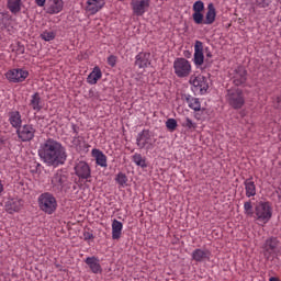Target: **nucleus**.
I'll use <instances>...</instances> for the list:
<instances>
[{
    "instance_id": "nucleus-42",
    "label": "nucleus",
    "mask_w": 281,
    "mask_h": 281,
    "mask_svg": "<svg viewBox=\"0 0 281 281\" xmlns=\"http://www.w3.org/2000/svg\"><path fill=\"white\" fill-rule=\"evenodd\" d=\"M71 130L75 133V135H78V127L76 126V124H71Z\"/></svg>"
},
{
    "instance_id": "nucleus-13",
    "label": "nucleus",
    "mask_w": 281,
    "mask_h": 281,
    "mask_svg": "<svg viewBox=\"0 0 281 281\" xmlns=\"http://www.w3.org/2000/svg\"><path fill=\"white\" fill-rule=\"evenodd\" d=\"M131 8L135 16H144L150 8V0H132Z\"/></svg>"
},
{
    "instance_id": "nucleus-40",
    "label": "nucleus",
    "mask_w": 281,
    "mask_h": 281,
    "mask_svg": "<svg viewBox=\"0 0 281 281\" xmlns=\"http://www.w3.org/2000/svg\"><path fill=\"white\" fill-rule=\"evenodd\" d=\"M35 3L38 8H45V3H47V0H35Z\"/></svg>"
},
{
    "instance_id": "nucleus-32",
    "label": "nucleus",
    "mask_w": 281,
    "mask_h": 281,
    "mask_svg": "<svg viewBox=\"0 0 281 281\" xmlns=\"http://www.w3.org/2000/svg\"><path fill=\"white\" fill-rule=\"evenodd\" d=\"M42 41H54L56 38V33L54 31H44L41 35Z\"/></svg>"
},
{
    "instance_id": "nucleus-25",
    "label": "nucleus",
    "mask_w": 281,
    "mask_h": 281,
    "mask_svg": "<svg viewBox=\"0 0 281 281\" xmlns=\"http://www.w3.org/2000/svg\"><path fill=\"white\" fill-rule=\"evenodd\" d=\"M9 122L13 128H20V126L23 124V120L21 119V112L20 111H12L9 113Z\"/></svg>"
},
{
    "instance_id": "nucleus-36",
    "label": "nucleus",
    "mask_w": 281,
    "mask_h": 281,
    "mask_svg": "<svg viewBox=\"0 0 281 281\" xmlns=\"http://www.w3.org/2000/svg\"><path fill=\"white\" fill-rule=\"evenodd\" d=\"M273 0H255L252 2L255 5H258V8H268V5H271Z\"/></svg>"
},
{
    "instance_id": "nucleus-26",
    "label": "nucleus",
    "mask_w": 281,
    "mask_h": 281,
    "mask_svg": "<svg viewBox=\"0 0 281 281\" xmlns=\"http://www.w3.org/2000/svg\"><path fill=\"white\" fill-rule=\"evenodd\" d=\"M7 8L11 14H19L23 9V0H7Z\"/></svg>"
},
{
    "instance_id": "nucleus-37",
    "label": "nucleus",
    "mask_w": 281,
    "mask_h": 281,
    "mask_svg": "<svg viewBox=\"0 0 281 281\" xmlns=\"http://www.w3.org/2000/svg\"><path fill=\"white\" fill-rule=\"evenodd\" d=\"M182 126H184V128H196V123H194L190 117H186L184 123H182Z\"/></svg>"
},
{
    "instance_id": "nucleus-8",
    "label": "nucleus",
    "mask_w": 281,
    "mask_h": 281,
    "mask_svg": "<svg viewBox=\"0 0 281 281\" xmlns=\"http://www.w3.org/2000/svg\"><path fill=\"white\" fill-rule=\"evenodd\" d=\"M189 82L193 87V91L195 93H200V95H205L207 93V89H210L207 78H205L203 75H192Z\"/></svg>"
},
{
    "instance_id": "nucleus-30",
    "label": "nucleus",
    "mask_w": 281,
    "mask_h": 281,
    "mask_svg": "<svg viewBox=\"0 0 281 281\" xmlns=\"http://www.w3.org/2000/svg\"><path fill=\"white\" fill-rule=\"evenodd\" d=\"M186 102H187L189 109H192L193 111H201V101L199 100V98H194L192 95H187Z\"/></svg>"
},
{
    "instance_id": "nucleus-18",
    "label": "nucleus",
    "mask_w": 281,
    "mask_h": 281,
    "mask_svg": "<svg viewBox=\"0 0 281 281\" xmlns=\"http://www.w3.org/2000/svg\"><path fill=\"white\" fill-rule=\"evenodd\" d=\"M63 8H65V2L63 0H47V14H59V12H63Z\"/></svg>"
},
{
    "instance_id": "nucleus-7",
    "label": "nucleus",
    "mask_w": 281,
    "mask_h": 281,
    "mask_svg": "<svg viewBox=\"0 0 281 281\" xmlns=\"http://www.w3.org/2000/svg\"><path fill=\"white\" fill-rule=\"evenodd\" d=\"M155 142L156 139L153 133H150V130H143L136 136V146L140 149L153 150L155 148Z\"/></svg>"
},
{
    "instance_id": "nucleus-39",
    "label": "nucleus",
    "mask_w": 281,
    "mask_h": 281,
    "mask_svg": "<svg viewBox=\"0 0 281 281\" xmlns=\"http://www.w3.org/2000/svg\"><path fill=\"white\" fill-rule=\"evenodd\" d=\"M82 144V140L80 138V136L75 135L72 138V145L76 146V148H78V146H80Z\"/></svg>"
},
{
    "instance_id": "nucleus-9",
    "label": "nucleus",
    "mask_w": 281,
    "mask_h": 281,
    "mask_svg": "<svg viewBox=\"0 0 281 281\" xmlns=\"http://www.w3.org/2000/svg\"><path fill=\"white\" fill-rule=\"evenodd\" d=\"M74 171L80 181H89V179H91V167L85 160L76 161Z\"/></svg>"
},
{
    "instance_id": "nucleus-14",
    "label": "nucleus",
    "mask_w": 281,
    "mask_h": 281,
    "mask_svg": "<svg viewBox=\"0 0 281 281\" xmlns=\"http://www.w3.org/2000/svg\"><path fill=\"white\" fill-rule=\"evenodd\" d=\"M232 80L236 87L245 85L247 82V70L243 66H239L232 70L231 72Z\"/></svg>"
},
{
    "instance_id": "nucleus-20",
    "label": "nucleus",
    "mask_w": 281,
    "mask_h": 281,
    "mask_svg": "<svg viewBox=\"0 0 281 281\" xmlns=\"http://www.w3.org/2000/svg\"><path fill=\"white\" fill-rule=\"evenodd\" d=\"M278 248V238H268L263 244V255L265 258L269 259L271 254L276 252V249Z\"/></svg>"
},
{
    "instance_id": "nucleus-29",
    "label": "nucleus",
    "mask_w": 281,
    "mask_h": 281,
    "mask_svg": "<svg viewBox=\"0 0 281 281\" xmlns=\"http://www.w3.org/2000/svg\"><path fill=\"white\" fill-rule=\"evenodd\" d=\"M30 104L33 111H36V113L43 109V101L41 100V94L38 92H35L33 95H31Z\"/></svg>"
},
{
    "instance_id": "nucleus-22",
    "label": "nucleus",
    "mask_w": 281,
    "mask_h": 281,
    "mask_svg": "<svg viewBox=\"0 0 281 281\" xmlns=\"http://www.w3.org/2000/svg\"><path fill=\"white\" fill-rule=\"evenodd\" d=\"M135 65L138 69H146L150 65V53H138L135 57Z\"/></svg>"
},
{
    "instance_id": "nucleus-3",
    "label": "nucleus",
    "mask_w": 281,
    "mask_h": 281,
    "mask_svg": "<svg viewBox=\"0 0 281 281\" xmlns=\"http://www.w3.org/2000/svg\"><path fill=\"white\" fill-rule=\"evenodd\" d=\"M273 216V209L269 202H259L255 206V218L259 223L267 225L271 217Z\"/></svg>"
},
{
    "instance_id": "nucleus-2",
    "label": "nucleus",
    "mask_w": 281,
    "mask_h": 281,
    "mask_svg": "<svg viewBox=\"0 0 281 281\" xmlns=\"http://www.w3.org/2000/svg\"><path fill=\"white\" fill-rule=\"evenodd\" d=\"M205 10V3L198 0L193 3V14L192 19L195 25H212L216 21V8L213 3L207 4V11L205 15L203 11Z\"/></svg>"
},
{
    "instance_id": "nucleus-41",
    "label": "nucleus",
    "mask_w": 281,
    "mask_h": 281,
    "mask_svg": "<svg viewBox=\"0 0 281 281\" xmlns=\"http://www.w3.org/2000/svg\"><path fill=\"white\" fill-rule=\"evenodd\" d=\"M83 238H85V240H91V239H93V234L89 233V232H86L83 234Z\"/></svg>"
},
{
    "instance_id": "nucleus-15",
    "label": "nucleus",
    "mask_w": 281,
    "mask_h": 281,
    "mask_svg": "<svg viewBox=\"0 0 281 281\" xmlns=\"http://www.w3.org/2000/svg\"><path fill=\"white\" fill-rule=\"evenodd\" d=\"M104 5H106V0H87L86 12L91 15L98 14Z\"/></svg>"
},
{
    "instance_id": "nucleus-11",
    "label": "nucleus",
    "mask_w": 281,
    "mask_h": 281,
    "mask_svg": "<svg viewBox=\"0 0 281 281\" xmlns=\"http://www.w3.org/2000/svg\"><path fill=\"white\" fill-rule=\"evenodd\" d=\"M27 76H30V72L23 68L11 69L5 74L7 80L14 83L25 82Z\"/></svg>"
},
{
    "instance_id": "nucleus-35",
    "label": "nucleus",
    "mask_w": 281,
    "mask_h": 281,
    "mask_svg": "<svg viewBox=\"0 0 281 281\" xmlns=\"http://www.w3.org/2000/svg\"><path fill=\"white\" fill-rule=\"evenodd\" d=\"M177 120L175 119H168L166 121V127L168 128V131H170V133H173V131H177Z\"/></svg>"
},
{
    "instance_id": "nucleus-45",
    "label": "nucleus",
    "mask_w": 281,
    "mask_h": 281,
    "mask_svg": "<svg viewBox=\"0 0 281 281\" xmlns=\"http://www.w3.org/2000/svg\"><path fill=\"white\" fill-rule=\"evenodd\" d=\"M269 281H280L278 278H276V277H271L270 279H269Z\"/></svg>"
},
{
    "instance_id": "nucleus-1",
    "label": "nucleus",
    "mask_w": 281,
    "mask_h": 281,
    "mask_svg": "<svg viewBox=\"0 0 281 281\" xmlns=\"http://www.w3.org/2000/svg\"><path fill=\"white\" fill-rule=\"evenodd\" d=\"M38 157L46 164V166L56 168L63 166L67 161V149H65L59 142L47 139L41 144Z\"/></svg>"
},
{
    "instance_id": "nucleus-38",
    "label": "nucleus",
    "mask_w": 281,
    "mask_h": 281,
    "mask_svg": "<svg viewBox=\"0 0 281 281\" xmlns=\"http://www.w3.org/2000/svg\"><path fill=\"white\" fill-rule=\"evenodd\" d=\"M108 65H110V67H115V65H117V57H115L114 55L109 56Z\"/></svg>"
},
{
    "instance_id": "nucleus-28",
    "label": "nucleus",
    "mask_w": 281,
    "mask_h": 281,
    "mask_svg": "<svg viewBox=\"0 0 281 281\" xmlns=\"http://www.w3.org/2000/svg\"><path fill=\"white\" fill-rule=\"evenodd\" d=\"M246 196L251 199V196H256V182H254V178H248L244 181Z\"/></svg>"
},
{
    "instance_id": "nucleus-5",
    "label": "nucleus",
    "mask_w": 281,
    "mask_h": 281,
    "mask_svg": "<svg viewBox=\"0 0 281 281\" xmlns=\"http://www.w3.org/2000/svg\"><path fill=\"white\" fill-rule=\"evenodd\" d=\"M226 102L232 109H243L245 105V97L243 95V90L238 88L228 89L226 93Z\"/></svg>"
},
{
    "instance_id": "nucleus-44",
    "label": "nucleus",
    "mask_w": 281,
    "mask_h": 281,
    "mask_svg": "<svg viewBox=\"0 0 281 281\" xmlns=\"http://www.w3.org/2000/svg\"><path fill=\"white\" fill-rule=\"evenodd\" d=\"M3 190H4V188H3V181L0 180V194L3 193Z\"/></svg>"
},
{
    "instance_id": "nucleus-4",
    "label": "nucleus",
    "mask_w": 281,
    "mask_h": 281,
    "mask_svg": "<svg viewBox=\"0 0 281 281\" xmlns=\"http://www.w3.org/2000/svg\"><path fill=\"white\" fill-rule=\"evenodd\" d=\"M38 205L45 214H54L58 207V202L52 193L46 192L38 196Z\"/></svg>"
},
{
    "instance_id": "nucleus-31",
    "label": "nucleus",
    "mask_w": 281,
    "mask_h": 281,
    "mask_svg": "<svg viewBox=\"0 0 281 281\" xmlns=\"http://www.w3.org/2000/svg\"><path fill=\"white\" fill-rule=\"evenodd\" d=\"M134 164L136 166H140V168H147L146 158L142 156V154H134L132 157Z\"/></svg>"
},
{
    "instance_id": "nucleus-33",
    "label": "nucleus",
    "mask_w": 281,
    "mask_h": 281,
    "mask_svg": "<svg viewBox=\"0 0 281 281\" xmlns=\"http://www.w3.org/2000/svg\"><path fill=\"white\" fill-rule=\"evenodd\" d=\"M115 181L116 183H119V186H121V188H124L128 182V178L126 177L125 173L119 172L115 178Z\"/></svg>"
},
{
    "instance_id": "nucleus-23",
    "label": "nucleus",
    "mask_w": 281,
    "mask_h": 281,
    "mask_svg": "<svg viewBox=\"0 0 281 281\" xmlns=\"http://www.w3.org/2000/svg\"><path fill=\"white\" fill-rule=\"evenodd\" d=\"M91 155L95 160L97 166H100L101 168H106L109 165L106 162V155L100 149H92Z\"/></svg>"
},
{
    "instance_id": "nucleus-21",
    "label": "nucleus",
    "mask_w": 281,
    "mask_h": 281,
    "mask_svg": "<svg viewBox=\"0 0 281 281\" xmlns=\"http://www.w3.org/2000/svg\"><path fill=\"white\" fill-rule=\"evenodd\" d=\"M86 265L89 267L92 273H102V265H100V259L95 256L87 257L85 259Z\"/></svg>"
},
{
    "instance_id": "nucleus-12",
    "label": "nucleus",
    "mask_w": 281,
    "mask_h": 281,
    "mask_svg": "<svg viewBox=\"0 0 281 281\" xmlns=\"http://www.w3.org/2000/svg\"><path fill=\"white\" fill-rule=\"evenodd\" d=\"M16 135L21 142H32L36 135V128L30 124H25L16 128Z\"/></svg>"
},
{
    "instance_id": "nucleus-10",
    "label": "nucleus",
    "mask_w": 281,
    "mask_h": 281,
    "mask_svg": "<svg viewBox=\"0 0 281 281\" xmlns=\"http://www.w3.org/2000/svg\"><path fill=\"white\" fill-rule=\"evenodd\" d=\"M67 172L64 170H57L55 173L50 177V186L53 190L60 191L65 186H67Z\"/></svg>"
},
{
    "instance_id": "nucleus-17",
    "label": "nucleus",
    "mask_w": 281,
    "mask_h": 281,
    "mask_svg": "<svg viewBox=\"0 0 281 281\" xmlns=\"http://www.w3.org/2000/svg\"><path fill=\"white\" fill-rule=\"evenodd\" d=\"M191 258L194 260V262L210 261V258H212V252L207 249L196 248L192 251Z\"/></svg>"
},
{
    "instance_id": "nucleus-34",
    "label": "nucleus",
    "mask_w": 281,
    "mask_h": 281,
    "mask_svg": "<svg viewBox=\"0 0 281 281\" xmlns=\"http://www.w3.org/2000/svg\"><path fill=\"white\" fill-rule=\"evenodd\" d=\"M244 214L249 217L254 216V204H251V201L244 203Z\"/></svg>"
},
{
    "instance_id": "nucleus-19",
    "label": "nucleus",
    "mask_w": 281,
    "mask_h": 281,
    "mask_svg": "<svg viewBox=\"0 0 281 281\" xmlns=\"http://www.w3.org/2000/svg\"><path fill=\"white\" fill-rule=\"evenodd\" d=\"M21 207H23V200L19 198L9 199L5 202V211L8 212V214L21 212Z\"/></svg>"
},
{
    "instance_id": "nucleus-27",
    "label": "nucleus",
    "mask_w": 281,
    "mask_h": 281,
    "mask_svg": "<svg viewBox=\"0 0 281 281\" xmlns=\"http://www.w3.org/2000/svg\"><path fill=\"white\" fill-rule=\"evenodd\" d=\"M102 78V70L95 66L87 77L88 85H98V80Z\"/></svg>"
},
{
    "instance_id": "nucleus-6",
    "label": "nucleus",
    "mask_w": 281,
    "mask_h": 281,
    "mask_svg": "<svg viewBox=\"0 0 281 281\" xmlns=\"http://www.w3.org/2000/svg\"><path fill=\"white\" fill-rule=\"evenodd\" d=\"M173 74L178 78H188L192 74V64L183 57L176 58L173 60Z\"/></svg>"
},
{
    "instance_id": "nucleus-24",
    "label": "nucleus",
    "mask_w": 281,
    "mask_h": 281,
    "mask_svg": "<svg viewBox=\"0 0 281 281\" xmlns=\"http://www.w3.org/2000/svg\"><path fill=\"white\" fill-rule=\"evenodd\" d=\"M122 229H124V224L117 220L112 221V239L120 240L122 238Z\"/></svg>"
},
{
    "instance_id": "nucleus-16",
    "label": "nucleus",
    "mask_w": 281,
    "mask_h": 281,
    "mask_svg": "<svg viewBox=\"0 0 281 281\" xmlns=\"http://www.w3.org/2000/svg\"><path fill=\"white\" fill-rule=\"evenodd\" d=\"M205 60V55H203V42L195 41L194 44V56L193 63L195 67H201Z\"/></svg>"
},
{
    "instance_id": "nucleus-43",
    "label": "nucleus",
    "mask_w": 281,
    "mask_h": 281,
    "mask_svg": "<svg viewBox=\"0 0 281 281\" xmlns=\"http://www.w3.org/2000/svg\"><path fill=\"white\" fill-rule=\"evenodd\" d=\"M277 106L279 108V109H281V95L277 99Z\"/></svg>"
}]
</instances>
